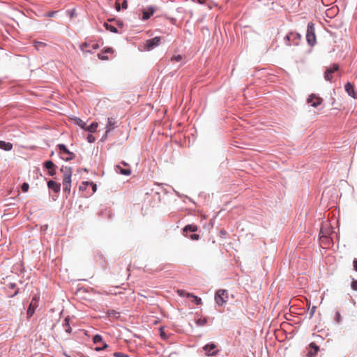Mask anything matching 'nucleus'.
Returning <instances> with one entry per match:
<instances>
[{
  "label": "nucleus",
  "instance_id": "f257e3e1",
  "mask_svg": "<svg viewBox=\"0 0 357 357\" xmlns=\"http://www.w3.org/2000/svg\"><path fill=\"white\" fill-rule=\"evenodd\" d=\"M61 172L63 173V192L68 195L70 192L71 188V176L72 168L69 167H62Z\"/></svg>",
  "mask_w": 357,
  "mask_h": 357
},
{
  "label": "nucleus",
  "instance_id": "f03ea898",
  "mask_svg": "<svg viewBox=\"0 0 357 357\" xmlns=\"http://www.w3.org/2000/svg\"><path fill=\"white\" fill-rule=\"evenodd\" d=\"M58 148L60 151L61 157L63 160L69 161L75 158V153L70 152L64 144H59Z\"/></svg>",
  "mask_w": 357,
  "mask_h": 357
},
{
  "label": "nucleus",
  "instance_id": "7ed1b4c3",
  "mask_svg": "<svg viewBox=\"0 0 357 357\" xmlns=\"http://www.w3.org/2000/svg\"><path fill=\"white\" fill-rule=\"evenodd\" d=\"M228 300V292L224 289H219L215 295V301L218 305H222Z\"/></svg>",
  "mask_w": 357,
  "mask_h": 357
},
{
  "label": "nucleus",
  "instance_id": "20e7f679",
  "mask_svg": "<svg viewBox=\"0 0 357 357\" xmlns=\"http://www.w3.org/2000/svg\"><path fill=\"white\" fill-rule=\"evenodd\" d=\"M306 39L310 45L313 46L316 43L314 27L312 24H308L306 33Z\"/></svg>",
  "mask_w": 357,
  "mask_h": 357
},
{
  "label": "nucleus",
  "instance_id": "39448f33",
  "mask_svg": "<svg viewBox=\"0 0 357 357\" xmlns=\"http://www.w3.org/2000/svg\"><path fill=\"white\" fill-rule=\"evenodd\" d=\"M161 38L159 36H156L153 38L147 40L145 43L146 50H151L155 47H158L160 43Z\"/></svg>",
  "mask_w": 357,
  "mask_h": 357
},
{
  "label": "nucleus",
  "instance_id": "423d86ee",
  "mask_svg": "<svg viewBox=\"0 0 357 357\" xmlns=\"http://www.w3.org/2000/svg\"><path fill=\"white\" fill-rule=\"evenodd\" d=\"M38 301H39L38 296H35L33 297V298L30 303V305L28 307L27 312H26L27 316L29 317H32V315L34 314L36 309L38 306Z\"/></svg>",
  "mask_w": 357,
  "mask_h": 357
},
{
  "label": "nucleus",
  "instance_id": "0eeeda50",
  "mask_svg": "<svg viewBox=\"0 0 357 357\" xmlns=\"http://www.w3.org/2000/svg\"><path fill=\"white\" fill-rule=\"evenodd\" d=\"M307 102V103L310 104L311 106L317 107L322 103L323 99L319 96L312 93L308 96Z\"/></svg>",
  "mask_w": 357,
  "mask_h": 357
},
{
  "label": "nucleus",
  "instance_id": "6e6552de",
  "mask_svg": "<svg viewBox=\"0 0 357 357\" xmlns=\"http://www.w3.org/2000/svg\"><path fill=\"white\" fill-rule=\"evenodd\" d=\"M339 70L338 64L334 63L332 67L327 68L324 73V78L327 81H331L333 79L332 74Z\"/></svg>",
  "mask_w": 357,
  "mask_h": 357
},
{
  "label": "nucleus",
  "instance_id": "1a4fd4ad",
  "mask_svg": "<svg viewBox=\"0 0 357 357\" xmlns=\"http://www.w3.org/2000/svg\"><path fill=\"white\" fill-rule=\"evenodd\" d=\"M117 121L114 118H108L107 119V123L106 125V130H105V135L107 136V134L114 130L116 127Z\"/></svg>",
  "mask_w": 357,
  "mask_h": 357
},
{
  "label": "nucleus",
  "instance_id": "9d476101",
  "mask_svg": "<svg viewBox=\"0 0 357 357\" xmlns=\"http://www.w3.org/2000/svg\"><path fill=\"white\" fill-rule=\"evenodd\" d=\"M319 349V347L314 342L310 343V350L307 351V357H314Z\"/></svg>",
  "mask_w": 357,
  "mask_h": 357
},
{
  "label": "nucleus",
  "instance_id": "9b49d317",
  "mask_svg": "<svg viewBox=\"0 0 357 357\" xmlns=\"http://www.w3.org/2000/svg\"><path fill=\"white\" fill-rule=\"evenodd\" d=\"M215 348H216L215 344H206L204 347V351H206V354L208 356H213V355L216 354V353L218 351L215 350Z\"/></svg>",
  "mask_w": 357,
  "mask_h": 357
},
{
  "label": "nucleus",
  "instance_id": "f8f14e48",
  "mask_svg": "<svg viewBox=\"0 0 357 357\" xmlns=\"http://www.w3.org/2000/svg\"><path fill=\"white\" fill-rule=\"evenodd\" d=\"M345 91L347 92L349 96L354 98H357V94L355 93L354 86L350 83L347 82L344 86Z\"/></svg>",
  "mask_w": 357,
  "mask_h": 357
},
{
  "label": "nucleus",
  "instance_id": "ddd939ff",
  "mask_svg": "<svg viewBox=\"0 0 357 357\" xmlns=\"http://www.w3.org/2000/svg\"><path fill=\"white\" fill-rule=\"evenodd\" d=\"M47 186L50 189L52 190L55 192H59L60 191V183H58L52 180H50L47 182Z\"/></svg>",
  "mask_w": 357,
  "mask_h": 357
},
{
  "label": "nucleus",
  "instance_id": "4468645a",
  "mask_svg": "<svg viewBox=\"0 0 357 357\" xmlns=\"http://www.w3.org/2000/svg\"><path fill=\"white\" fill-rule=\"evenodd\" d=\"M154 13V9L153 8H149L147 10H144L142 13V20H146L151 17Z\"/></svg>",
  "mask_w": 357,
  "mask_h": 357
},
{
  "label": "nucleus",
  "instance_id": "2eb2a0df",
  "mask_svg": "<svg viewBox=\"0 0 357 357\" xmlns=\"http://www.w3.org/2000/svg\"><path fill=\"white\" fill-rule=\"evenodd\" d=\"M121 5L123 9H126L128 7L127 0H116V9L118 11L120 10Z\"/></svg>",
  "mask_w": 357,
  "mask_h": 357
},
{
  "label": "nucleus",
  "instance_id": "dca6fc26",
  "mask_svg": "<svg viewBox=\"0 0 357 357\" xmlns=\"http://www.w3.org/2000/svg\"><path fill=\"white\" fill-rule=\"evenodd\" d=\"M13 148V144L10 142H6L4 141H0V149L5 151H10Z\"/></svg>",
  "mask_w": 357,
  "mask_h": 357
},
{
  "label": "nucleus",
  "instance_id": "f3484780",
  "mask_svg": "<svg viewBox=\"0 0 357 357\" xmlns=\"http://www.w3.org/2000/svg\"><path fill=\"white\" fill-rule=\"evenodd\" d=\"M197 229H198V227L197 225H188L183 228V232H187V231L195 232V231H197Z\"/></svg>",
  "mask_w": 357,
  "mask_h": 357
},
{
  "label": "nucleus",
  "instance_id": "a211bd4d",
  "mask_svg": "<svg viewBox=\"0 0 357 357\" xmlns=\"http://www.w3.org/2000/svg\"><path fill=\"white\" fill-rule=\"evenodd\" d=\"M98 126V124L97 122L92 123L89 126L85 127L84 130L90 132H95L96 131V129Z\"/></svg>",
  "mask_w": 357,
  "mask_h": 357
},
{
  "label": "nucleus",
  "instance_id": "6ab92c4d",
  "mask_svg": "<svg viewBox=\"0 0 357 357\" xmlns=\"http://www.w3.org/2000/svg\"><path fill=\"white\" fill-rule=\"evenodd\" d=\"M107 314L109 317L118 319L119 317V312L114 310H109L107 312Z\"/></svg>",
  "mask_w": 357,
  "mask_h": 357
},
{
  "label": "nucleus",
  "instance_id": "aec40b11",
  "mask_svg": "<svg viewBox=\"0 0 357 357\" xmlns=\"http://www.w3.org/2000/svg\"><path fill=\"white\" fill-rule=\"evenodd\" d=\"M186 297H192L193 298L192 301L195 302L197 305H201L202 303V299L197 296L192 295L191 294H187Z\"/></svg>",
  "mask_w": 357,
  "mask_h": 357
},
{
  "label": "nucleus",
  "instance_id": "412c9836",
  "mask_svg": "<svg viewBox=\"0 0 357 357\" xmlns=\"http://www.w3.org/2000/svg\"><path fill=\"white\" fill-rule=\"evenodd\" d=\"M116 169L120 172L121 174L128 176L131 174V170L130 169H123L120 166H116Z\"/></svg>",
  "mask_w": 357,
  "mask_h": 357
},
{
  "label": "nucleus",
  "instance_id": "4be33fe9",
  "mask_svg": "<svg viewBox=\"0 0 357 357\" xmlns=\"http://www.w3.org/2000/svg\"><path fill=\"white\" fill-rule=\"evenodd\" d=\"M104 26L105 27V29L107 30H108V31H111L112 33H117L118 32L117 29L115 26H112L111 24H109L108 23L105 22L104 24Z\"/></svg>",
  "mask_w": 357,
  "mask_h": 357
},
{
  "label": "nucleus",
  "instance_id": "5701e85b",
  "mask_svg": "<svg viewBox=\"0 0 357 357\" xmlns=\"http://www.w3.org/2000/svg\"><path fill=\"white\" fill-rule=\"evenodd\" d=\"M65 324H63V326H64V328H65V331L67 332V333H70L71 332V327L70 326V324H69V317H67L65 320Z\"/></svg>",
  "mask_w": 357,
  "mask_h": 357
},
{
  "label": "nucleus",
  "instance_id": "b1692460",
  "mask_svg": "<svg viewBox=\"0 0 357 357\" xmlns=\"http://www.w3.org/2000/svg\"><path fill=\"white\" fill-rule=\"evenodd\" d=\"M75 123L78 125L80 128L84 129L86 126L85 122H84L81 119L79 118H75L74 119Z\"/></svg>",
  "mask_w": 357,
  "mask_h": 357
},
{
  "label": "nucleus",
  "instance_id": "393cba45",
  "mask_svg": "<svg viewBox=\"0 0 357 357\" xmlns=\"http://www.w3.org/2000/svg\"><path fill=\"white\" fill-rule=\"evenodd\" d=\"M183 59V56L181 54L174 55L171 57L172 62H181Z\"/></svg>",
  "mask_w": 357,
  "mask_h": 357
},
{
  "label": "nucleus",
  "instance_id": "a878e982",
  "mask_svg": "<svg viewBox=\"0 0 357 357\" xmlns=\"http://www.w3.org/2000/svg\"><path fill=\"white\" fill-rule=\"evenodd\" d=\"M45 167L48 169H52L56 167L55 165L51 160H47L45 162Z\"/></svg>",
  "mask_w": 357,
  "mask_h": 357
},
{
  "label": "nucleus",
  "instance_id": "bb28decb",
  "mask_svg": "<svg viewBox=\"0 0 357 357\" xmlns=\"http://www.w3.org/2000/svg\"><path fill=\"white\" fill-rule=\"evenodd\" d=\"M89 46V44H88L87 43H84L80 45L79 46V48L80 50L84 52H91L90 50H86V47H88Z\"/></svg>",
  "mask_w": 357,
  "mask_h": 357
},
{
  "label": "nucleus",
  "instance_id": "cd10ccee",
  "mask_svg": "<svg viewBox=\"0 0 357 357\" xmlns=\"http://www.w3.org/2000/svg\"><path fill=\"white\" fill-rule=\"evenodd\" d=\"M207 323V319L206 318H199L198 319L197 321H196V324L198 325V326H204L206 325Z\"/></svg>",
  "mask_w": 357,
  "mask_h": 357
},
{
  "label": "nucleus",
  "instance_id": "c85d7f7f",
  "mask_svg": "<svg viewBox=\"0 0 357 357\" xmlns=\"http://www.w3.org/2000/svg\"><path fill=\"white\" fill-rule=\"evenodd\" d=\"M82 185H89L92 187V190L93 192H95L97 190V185L93 182H89V181H84L82 182Z\"/></svg>",
  "mask_w": 357,
  "mask_h": 357
},
{
  "label": "nucleus",
  "instance_id": "c756f323",
  "mask_svg": "<svg viewBox=\"0 0 357 357\" xmlns=\"http://www.w3.org/2000/svg\"><path fill=\"white\" fill-rule=\"evenodd\" d=\"M93 340L95 344H98L102 342V338L100 335H96Z\"/></svg>",
  "mask_w": 357,
  "mask_h": 357
},
{
  "label": "nucleus",
  "instance_id": "7c9ffc66",
  "mask_svg": "<svg viewBox=\"0 0 357 357\" xmlns=\"http://www.w3.org/2000/svg\"><path fill=\"white\" fill-rule=\"evenodd\" d=\"M113 355L115 357H130L128 355L125 354L123 353H121V352H115V353H114Z\"/></svg>",
  "mask_w": 357,
  "mask_h": 357
},
{
  "label": "nucleus",
  "instance_id": "2f4dec72",
  "mask_svg": "<svg viewBox=\"0 0 357 357\" xmlns=\"http://www.w3.org/2000/svg\"><path fill=\"white\" fill-rule=\"evenodd\" d=\"M34 46L36 49H39L40 47H45V44L42 43V42H35L34 43Z\"/></svg>",
  "mask_w": 357,
  "mask_h": 357
},
{
  "label": "nucleus",
  "instance_id": "473e14b6",
  "mask_svg": "<svg viewBox=\"0 0 357 357\" xmlns=\"http://www.w3.org/2000/svg\"><path fill=\"white\" fill-rule=\"evenodd\" d=\"M29 188V185L27 183H24L22 185V190L24 192H27Z\"/></svg>",
  "mask_w": 357,
  "mask_h": 357
},
{
  "label": "nucleus",
  "instance_id": "72a5a7b5",
  "mask_svg": "<svg viewBox=\"0 0 357 357\" xmlns=\"http://www.w3.org/2000/svg\"><path fill=\"white\" fill-rule=\"evenodd\" d=\"M351 287L354 290L357 291V280H354L351 282Z\"/></svg>",
  "mask_w": 357,
  "mask_h": 357
},
{
  "label": "nucleus",
  "instance_id": "f704fd0d",
  "mask_svg": "<svg viewBox=\"0 0 357 357\" xmlns=\"http://www.w3.org/2000/svg\"><path fill=\"white\" fill-rule=\"evenodd\" d=\"M87 140L89 143H92L95 142V137L92 135H89L87 137Z\"/></svg>",
  "mask_w": 357,
  "mask_h": 357
},
{
  "label": "nucleus",
  "instance_id": "c9c22d12",
  "mask_svg": "<svg viewBox=\"0 0 357 357\" xmlns=\"http://www.w3.org/2000/svg\"><path fill=\"white\" fill-rule=\"evenodd\" d=\"M190 238L192 239V240H194V241H197L199 238V234H192L190 236Z\"/></svg>",
  "mask_w": 357,
  "mask_h": 357
},
{
  "label": "nucleus",
  "instance_id": "e433bc0d",
  "mask_svg": "<svg viewBox=\"0 0 357 357\" xmlns=\"http://www.w3.org/2000/svg\"><path fill=\"white\" fill-rule=\"evenodd\" d=\"M56 13V11H51L45 14V16L48 17H52Z\"/></svg>",
  "mask_w": 357,
  "mask_h": 357
},
{
  "label": "nucleus",
  "instance_id": "4c0bfd02",
  "mask_svg": "<svg viewBox=\"0 0 357 357\" xmlns=\"http://www.w3.org/2000/svg\"><path fill=\"white\" fill-rule=\"evenodd\" d=\"M98 56L100 59L101 60H106L107 59V56H105L103 54H98Z\"/></svg>",
  "mask_w": 357,
  "mask_h": 357
},
{
  "label": "nucleus",
  "instance_id": "58836bf2",
  "mask_svg": "<svg viewBox=\"0 0 357 357\" xmlns=\"http://www.w3.org/2000/svg\"><path fill=\"white\" fill-rule=\"evenodd\" d=\"M55 174H56V167L49 170V174L50 176H54Z\"/></svg>",
  "mask_w": 357,
  "mask_h": 357
},
{
  "label": "nucleus",
  "instance_id": "ea45409f",
  "mask_svg": "<svg viewBox=\"0 0 357 357\" xmlns=\"http://www.w3.org/2000/svg\"><path fill=\"white\" fill-rule=\"evenodd\" d=\"M178 293L180 296H186L188 293H185L183 290H178Z\"/></svg>",
  "mask_w": 357,
  "mask_h": 357
},
{
  "label": "nucleus",
  "instance_id": "a19ab883",
  "mask_svg": "<svg viewBox=\"0 0 357 357\" xmlns=\"http://www.w3.org/2000/svg\"><path fill=\"white\" fill-rule=\"evenodd\" d=\"M315 310H316V307L315 306H313L311 311H310V317H312L315 312Z\"/></svg>",
  "mask_w": 357,
  "mask_h": 357
},
{
  "label": "nucleus",
  "instance_id": "79ce46f5",
  "mask_svg": "<svg viewBox=\"0 0 357 357\" xmlns=\"http://www.w3.org/2000/svg\"><path fill=\"white\" fill-rule=\"evenodd\" d=\"M353 264H354V268L355 271H357V259H355L354 260Z\"/></svg>",
  "mask_w": 357,
  "mask_h": 357
},
{
  "label": "nucleus",
  "instance_id": "37998d69",
  "mask_svg": "<svg viewBox=\"0 0 357 357\" xmlns=\"http://www.w3.org/2000/svg\"><path fill=\"white\" fill-rule=\"evenodd\" d=\"M335 319H336V321L337 322L340 321V314L339 312H336V314H335Z\"/></svg>",
  "mask_w": 357,
  "mask_h": 357
},
{
  "label": "nucleus",
  "instance_id": "c03bdc74",
  "mask_svg": "<svg viewBox=\"0 0 357 357\" xmlns=\"http://www.w3.org/2000/svg\"><path fill=\"white\" fill-rule=\"evenodd\" d=\"M92 48H93V50H97V49H98V48H99V45H98V44H97V43L93 44V45H92Z\"/></svg>",
  "mask_w": 357,
  "mask_h": 357
},
{
  "label": "nucleus",
  "instance_id": "a18cd8bd",
  "mask_svg": "<svg viewBox=\"0 0 357 357\" xmlns=\"http://www.w3.org/2000/svg\"><path fill=\"white\" fill-rule=\"evenodd\" d=\"M86 185H82H82L79 186V190H83L84 189H85V188H86Z\"/></svg>",
  "mask_w": 357,
  "mask_h": 357
},
{
  "label": "nucleus",
  "instance_id": "49530a36",
  "mask_svg": "<svg viewBox=\"0 0 357 357\" xmlns=\"http://www.w3.org/2000/svg\"><path fill=\"white\" fill-rule=\"evenodd\" d=\"M290 36H291V34L287 35V36H285V38H284V40H286L287 41H288V42H289V40H290Z\"/></svg>",
  "mask_w": 357,
  "mask_h": 357
},
{
  "label": "nucleus",
  "instance_id": "de8ad7c7",
  "mask_svg": "<svg viewBox=\"0 0 357 357\" xmlns=\"http://www.w3.org/2000/svg\"><path fill=\"white\" fill-rule=\"evenodd\" d=\"M107 347H108V345L104 342L102 344V347H101V349H105Z\"/></svg>",
  "mask_w": 357,
  "mask_h": 357
},
{
  "label": "nucleus",
  "instance_id": "09e8293b",
  "mask_svg": "<svg viewBox=\"0 0 357 357\" xmlns=\"http://www.w3.org/2000/svg\"><path fill=\"white\" fill-rule=\"evenodd\" d=\"M105 52H112L113 50L112 48H107L105 51Z\"/></svg>",
  "mask_w": 357,
  "mask_h": 357
},
{
  "label": "nucleus",
  "instance_id": "8fccbe9b",
  "mask_svg": "<svg viewBox=\"0 0 357 357\" xmlns=\"http://www.w3.org/2000/svg\"><path fill=\"white\" fill-rule=\"evenodd\" d=\"M95 349H96V351L103 350L102 349H101V347H96Z\"/></svg>",
  "mask_w": 357,
  "mask_h": 357
},
{
  "label": "nucleus",
  "instance_id": "3c124183",
  "mask_svg": "<svg viewBox=\"0 0 357 357\" xmlns=\"http://www.w3.org/2000/svg\"><path fill=\"white\" fill-rule=\"evenodd\" d=\"M221 234L225 235L227 234V232L224 230H222Z\"/></svg>",
  "mask_w": 357,
  "mask_h": 357
},
{
  "label": "nucleus",
  "instance_id": "603ef678",
  "mask_svg": "<svg viewBox=\"0 0 357 357\" xmlns=\"http://www.w3.org/2000/svg\"><path fill=\"white\" fill-rule=\"evenodd\" d=\"M161 336L164 338H165V335L163 332H161Z\"/></svg>",
  "mask_w": 357,
  "mask_h": 357
},
{
  "label": "nucleus",
  "instance_id": "864d4df0",
  "mask_svg": "<svg viewBox=\"0 0 357 357\" xmlns=\"http://www.w3.org/2000/svg\"><path fill=\"white\" fill-rule=\"evenodd\" d=\"M64 356H65L66 357H71L70 356L68 355V354H66V353H64Z\"/></svg>",
  "mask_w": 357,
  "mask_h": 357
},
{
  "label": "nucleus",
  "instance_id": "5fc2aeb1",
  "mask_svg": "<svg viewBox=\"0 0 357 357\" xmlns=\"http://www.w3.org/2000/svg\"><path fill=\"white\" fill-rule=\"evenodd\" d=\"M103 294H106V295L109 294L108 292H106V291H104V293H103Z\"/></svg>",
  "mask_w": 357,
  "mask_h": 357
},
{
  "label": "nucleus",
  "instance_id": "6e6d98bb",
  "mask_svg": "<svg viewBox=\"0 0 357 357\" xmlns=\"http://www.w3.org/2000/svg\"><path fill=\"white\" fill-rule=\"evenodd\" d=\"M10 286H11L12 288H13L15 287V284H11Z\"/></svg>",
  "mask_w": 357,
  "mask_h": 357
},
{
  "label": "nucleus",
  "instance_id": "4d7b16f0",
  "mask_svg": "<svg viewBox=\"0 0 357 357\" xmlns=\"http://www.w3.org/2000/svg\"><path fill=\"white\" fill-rule=\"evenodd\" d=\"M122 164H123V165H127V164H126V162H122Z\"/></svg>",
  "mask_w": 357,
  "mask_h": 357
},
{
  "label": "nucleus",
  "instance_id": "13d9d810",
  "mask_svg": "<svg viewBox=\"0 0 357 357\" xmlns=\"http://www.w3.org/2000/svg\"><path fill=\"white\" fill-rule=\"evenodd\" d=\"M17 293H18V291H16L15 292L14 295H16Z\"/></svg>",
  "mask_w": 357,
  "mask_h": 357
},
{
  "label": "nucleus",
  "instance_id": "bf43d9fd",
  "mask_svg": "<svg viewBox=\"0 0 357 357\" xmlns=\"http://www.w3.org/2000/svg\"><path fill=\"white\" fill-rule=\"evenodd\" d=\"M204 1V0H199V1H200L201 3H202Z\"/></svg>",
  "mask_w": 357,
  "mask_h": 357
}]
</instances>
